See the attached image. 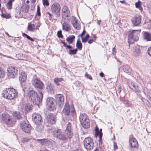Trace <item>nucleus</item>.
<instances>
[{"mask_svg": "<svg viewBox=\"0 0 151 151\" xmlns=\"http://www.w3.org/2000/svg\"><path fill=\"white\" fill-rule=\"evenodd\" d=\"M114 150H115L118 148V147L115 142H114Z\"/></svg>", "mask_w": 151, "mask_h": 151, "instance_id": "obj_61", "label": "nucleus"}, {"mask_svg": "<svg viewBox=\"0 0 151 151\" xmlns=\"http://www.w3.org/2000/svg\"><path fill=\"white\" fill-rule=\"evenodd\" d=\"M5 74V71L2 68L0 67V78H2L4 77Z\"/></svg>", "mask_w": 151, "mask_h": 151, "instance_id": "obj_45", "label": "nucleus"}, {"mask_svg": "<svg viewBox=\"0 0 151 151\" xmlns=\"http://www.w3.org/2000/svg\"><path fill=\"white\" fill-rule=\"evenodd\" d=\"M36 27H35V29H37L40 26L41 24V23L39 22L38 21L36 23Z\"/></svg>", "mask_w": 151, "mask_h": 151, "instance_id": "obj_54", "label": "nucleus"}, {"mask_svg": "<svg viewBox=\"0 0 151 151\" xmlns=\"http://www.w3.org/2000/svg\"><path fill=\"white\" fill-rule=\"evenodd\" d=\"M123 68L124 71L129 74H131V68L128 65H125L123 66Z\"/></svg>", "mask_w": 151, "mask_h": 151, "instance_id": "obj_31", "label": "nucleus"}, {"mask_svg": "<svg viewBox=\"0 0 151 151\" xmlns=\"http://www.w3.org/2000/svg\"><path fill=\"white\" fill-rule=\"evenodd\" d=\"M103 134L101 135V137H100V132H99V131H96L95 132V136L97 137L99 136V139L98 140V141L99 142V145L101 146H102V137Z\"/></svg>", "mask_w": 151, "mask_h": 151, "instance_id": "obj_28", "label": "nucleus"}, {"mask_svg": "<svg viewBox=\"0 0 151 151\" xmlns=\"http://www.w3.org/2000/svg\"><path fill=\"white\" fill-rule=\"evenodd\" d=\"M34 28L32 27V24L30 23H28L27 29L30 31L33 32L34 31Z\"/></svg>", "mask_w": 151, "mask_h": 151, "instance_id": "obj_47", "label": "nucleus"}, {"mask_svg": "<svg viewBox=\"0 0 151 151\" xmlns=\"http://www.w3.org/2000/svg\"><path fill=\"white\" fill-rule=\"evenodd\" d=\"M43 5L45 6H48L49 5V3L48 2V0H42Z\"/></svg>", "mask_w": 151, "mask_h": 151, "instance_id": "obj_53", "label": "nucleus"}, {"mask_svg": "<svg viewBox=\"0 0 151 151\" xmlns=\"http://www.w3.org/2000/svg\"><path fill=\"white\" fill-rule=\"evenodd\" d=\"M41 16V13L40 12V8L39 5L37 6V13L35 16V18H36L37 16Z\"/></svg>", "mask_w": 151, "mask_h": 151, "instance_id": "obj_46", "label": "nucleus"}, {"mask_svg": "<svg viewBox=\"0 0 151 151\" xmlns=\"http://www.w3.org/2000/svg\"><path fill=\"white\" fill-rule=\"evenodd\" d=\"M140 47L139 45L135 46L134 47L133 55L135 57L139 56L141 53Z\"/></svg>", "mask_w": 151, "mask_h": 151, "instance_id": "obj_24", "label": "nucleus"}, {"mask_svg": "<svg viewBox=\"0 0 151 151\" xmlns=\"http://www.w3.org/2000/svg\"><path fill=\"white\" fill-rule=\"evenodd\" d=\"M2 119L3 121L5 124L7 122V119L9 118V115L6 114H2Z\"/></svg>", "mask_w": 151, "mask_h": 151, "instance_id": "obj_40", "label": "nucleus"}, {"mask_svg": "<svg viewBox=\"0 0 151 151\" xmlns=\"http://www.w3.org/2000/svg\"><path fill=\"white\" fill-rule=\"evenodd\" d=\"M27 38L28 40L32 41H34V39L30 37L28 35L27 36Z\"/></svg>", "mask_w": 151, "mask_h": 151, "instance_id": "obj_58", "label": "nucleus"}, {"mask_svg": "<svg viewBox=\"0 0 151 151\" xmlns=\"http://www.w3.org/2000/svg\"><path fill=\"white\" fill-rule=\"evenodd\" d=\"M57 104L60 107L63 105L64 104V97L62 94H57L55 95Z\"/></svg>", "mask_w": 151, "mask_h": 151, "instance_id": "obj_16", "label": "nucleus"}, {"mask_svg": "<svg viewBox=\"0 0 151 151\" xmlns=\"http://www.w3.org/2000/svg\"><path fill=\"white\" fill-rule=\"evenodd\" d=\"M78 50L77 48H76L74 49H71L69 50L68 52L69 54L70 55H75L77 52Z\"/></svg>", "mask_w": 151, "mask_h": 151, "instance_id": "obj_43", "label": "nucleus"}, {"mask_svg": "<svg viewBox=\"0 0 151 151\" xmlns=\"http://www.w3.org/2000/svg\"><path fill=\"white\" fill-rule=\"evenodd\" d=\"M89 37V35L87 34L84 38H83V37H82L81 39L82 42L85 43H86L88 41Z\"/></svg>", "mask_w": 151, "mask_h": 151, "instance_id": "obj_44", "label": "nucleus"}, {"mask_svg": "<svg viewBox=\"0 0 151 151\" xmlns=\"http://www.w3.org/2000/svg\"><path fill=\"white\" fill-rule=\"evenodd\" d=\"M63 78H55L54 79V82L57 86L60 85L59 82L64 81Z\"/></svg>", "mask_w": 151, "mask_h": 151, "instance_id": "obj_38", "label": "nucleus"}, {"mask_svg": "<svg viewBox=\"0 0 151 151\" xmlns=\"http://www.w3.org/2000/svg\"><path fill=\"white\" fill-rule=\"evenodd\" d=\"M124 103L125 104L126 106H128L129 105L128 101V100H125L124 101Z\"/></svg>", "mask_w": 151, "mask_h": 151, "instance_id": "obj_64", "label": "nucleus"}, {"mask_svg": "<svg viewBox=\"0 0 151 151\" xmlns=\"http://www.w3.org/2000/svg\"><path fill=\"white\" fill-rule=\"evenodd\" d=\"M29 9V6L27 5L23 7H21L20 9V11H22V12H24L25 13H27Z\"/></svg>", "mask_w": 151, "mask_h": 151, "instance_id": "obj_41", "label": "nucleus"}, {"mask_svg": "<svg viewBox=\"0 0 151 151\" xmlns=\"http://www.w3.org/2000/svg\"><path fill=\"white\" fill-rule=\"evenodd\" d=\"M62 24V29L63 30H65L67 32H68L70 30V27L69 24H68L66 22V20H65Z\"/></svg>", "mask_w": 151, "mask_h": 151, "instance_id": "obj_26", "label": "nucleus"}, {"mask_svg": "<svg viewBox=\"0 0 151 151\" xmlns=\"http://www.w3.org/2000/svg\"><path fill=\"white\" fill-rule=\"evenodd\" d=\"M72 130L71 123L69 122L65 130V133L60 129H57V131L54 132L53 137L63 143H66L68 141V139H70L73 137V134Z\"/></svg>", "mask_w": 151, "mask_h": 151, "instance_id": "obj_1", "label": "nucleus"}, {"mask_svg": "<svg viewBox=\"0 0 151 151\" xmlns=\"http://www.w3.org/2000/svg\"><path fill=\"white\" fill-rule=\"evenodd\" d=\"M85 76L87 78H88L89 79L91 80L92 79V78L91 76H89L88 74L87 73H86L85 74Z\"/></svg>", "mask_w": 151, "mask_h": 151, "instance_id": "obj_55", "label": "nucleus"}, {"mask_svg": "<svg viewBox=\"0 0 151 151\" xmlns=\"http://www.w3.org/2000/svg\"><path fill=\"white\" fill-rule=\"evenodd\" d=\"M64 47H66V49H68L69 50L72 49V47L71 45H67L64 43Z\"/></svg>", "mask_w": 151, "mask_h": 151, "instance_id": "obj_52", "label": "nucleus"}, {"mask_svg": "<svg viewBox=\"0 0 151 151\" xmlns=\"http://www.w3.org/2000/svg\"><path fill=\"white\" fill-rule=\"evenodd\" d=\"M7 121V122L5 124L9 127L13 126L15 122V120H14V119L11 117H10Z\"/></svg>", "mask_w": 151, "mask_h": 151, "instance_id": "obj_29", "label": "nucleus"}, {"mask_svg": "<svg viewBox=\"0 0 151 151\" xmlns=\"http://www.w3.org/2000/svg\"><path fill=\"white\" fill-rule=\"evenodd\" d=\"M129 143L130 142L132 143H138L135 138L133 137V136L132 134H131L129 136Z\"/></svg>", "mask_w": 151, "mask_h": 151, "instance_id": "obj_42", "label": "nucleus"}, {"mask_svg": "<svg viewBox=\"0 0 151 151\" xmlns=\"http://www.w3.org/2000/svg\"><path fill=\"white\" fill-rule=\"evenodd\" d=\"M29 138L26 137H23L22 139V142L23 143L27 142H29Z\"/></svg>", "mask_w": 151, "mask_h": 151, "instance_id": "obj_49", "label": "nucleus"}, {"mask_svg": "<svg viewBox=\"0 0 151 151\" xmlns=\"http://www.w3.org/2000/svg\"><path fill=\"white\" fill-rule=\"evenodd\" d=\"M38 142L42 145L46 147H48L49 145L51 144V142L48 139H37V140Z\"/></svg>", "mask_w": 151, "mask_h": 151, "instance_id": "obj_18", "label": "nucleus"}, {"mask_svg": "<svg viewBox=\"0 0 151 151\" xmlns=\"http://www.w3.org/2000/svg\"><path fill=\"white\" fill-rule=\"evenodd\" d=\"M96 40V39H95L94 40H93V39H90L88 41V43L90 44H91L92 43V42H93V41L95 40Z\"/></svg>", "mask_w": 151, "mask_h": 151, "instance_id": "obj_62", "label": "nucleus"}, {"mask_svg": "<svg viewBox=\"0 0 151 151\" xmlns=\"http://www.w3.org/2000/svg\"><path fill=\"white\" fill-rule=\"evenodd\" d=\"M55 102V99L52 97H48L46 99V104L49 111H53L56 109V107L54 104Z\"/></svg>", "mask_w": 151, "mask_h": 151, "instance_id": "obj_11", "label": "nucleus"}, {"mask_svg": "<svg viewBox=\"0 0 151 151\" xmlns=\"http://www.w3.org/2000/svg\"><path fill=\"white\" fill-rule=\"evenodd\" d=\"M86 32V31H85L84 30L83 31V32L81 34L79 35L78 36V37H81V38L82 37H83V34H85Z\"/></svg>", "mask_w": 151, "mask_h": 151, "instance_id": "obj_59", "label": "nucleus"}, {"mask_svg": "<svg viewBox=\"0 0 151 151\" xmlns=\"http://www.w3.org/2000/svg\"><path fill=\"white\" fill-rule=\"evenodd\" d=\"M27 79V75L26 73L24 72H22L19 79L22 86L25 85Z\"/></svg>", "mask_w": 151, "mask_h": 151, "instance_id": "obj_20", "label": "nucleus"}, {"mask_svg": "<svg viewBox=\"0 0 151 151\" xmlns=\"http://www.w3.org/2000/svg\"><path fill=\"white\" fill-rule=\"evenodd\" d=\"M142 2L140 0H139L137 2L135 3V6L136 8H138L139 10L142 11L143 10V8L141 6Z\"/></svg>", "mask_w": 151, "mask_h": 151, "instance_id": "obj_39", "label": "nucleus"}, {"mask_svg": "<svg viewBox=\"0 0 151 151\" xmlns=\"http://www.w3.org/2000/svg\"><path fill=\"white\" fill-rule=\"evenodd\" d=\"M16 57L18 58V59L25 60L27 59V57L23 54L22 53L17 54Z\"/></svg>", "mask_w": 151, "mask_h": 151, "instance_id": "obj_35", "label": "nucleus"}, {"mask_svg": "<svg viewBox=\"0 0 151 151\" xmlns=\"http://www.w3.org/2000/svg\"><path fill=\"white\" fill-rule=\"evenodd\" d=\"M85 148L88 150L90 151L93 149L94 144L93 139L90 137H87L83 141Z\"/></svg>", "mask_w": 151, "mask_h": 151, "instance_id": "obj_8", "label": "nucleus"}, {"mask_svg": "<svg viewBox=\"0 0 151 151\" xmlns=\"http://www.w3.org/2000/svg\"><path fill=\"white\" fill-rule=\"evenodd\" d=\"M54 85L50 83H47L46 87L47 91L49 94H52L54 93Z\"/></svg>", "mask_w": 151, "mask_h": 151, "instance_id": "obj_21", "label": "nucleus"}, {"mask_svg": "<svg viewBox=\"0 0 151 151\" xmlns=\"http://www.w3.org/2000/svg\"><path fill=\"white\" fill-rule=\"evenodd\" d=\"M57 35L58 37L59 38H63V35L62 34V32L61 30L58 31Z\"/></svg>", "mask_w": 151, "mask_h": 151, "instance_id": "obj_48", "label": "nucleus"}, {"mask_svg": "<svg viewBox=\"0 0 151 151\" xmlns=\"http://www.w3.org/2000/svg\"><path fill=\"white\" fill-rule=\"evenodd\" d=\"M147 52L148 54L151 56V47L150 48H149L147 50Z\"/></svg>", "mask_w": 151, "mask_h": 151, "instance_id": "obj_60", "label": "nucleus"}, {"mask_svg": "<svg viewBox=\"0 0 151 151\" xmlns=\"http://www.w3.org/2000/svg\"><path fill=\"white\" fill-rule=\"evenodd\" d=\"M76 47L77 49L79 50H81L82 48V45L80 40L78 38L77 41Z\"/></svg>", "mask_w": 151, "mask_h": 151, "instance_id": "obj_37", "label": "nucleus"}, {"mask_svg": "<svg viewBox=\"0 0 151 151\" xmlns=\"http://www.w3.org/2000/svg\"><path fill=\"white\" fill-rule=\"evenodd\" d=\"M61 15L62 19L66 20L67 22L70 21V12L68 8L65 5L62 8Z\"/></svg>", "mask_w": 151, "mask_h": 151, "instance_id": "obj_7", "label": "nucleus"}, {"mask_svg": "<svg viewBox=\"0 0 151 151\" xmlns=\"http://www.w3.org/2000/svg\"><path fill=\"white\" fill-rule=\"evenodd\" d=\"M7 76L9 78H13L17 76L18 72V68L14 66H9L7 68Z\"/></svg>", "mask_w": 151, "mask_h": 151, "instance_id": "obj_9", "label": "nucleus"}, {"mask_svg": "<svg viewBox=\"0 0 151 151\" xmlns=\"http://www.w3.org/2000/svg\"><path fill=\"white\" fill-rule=\"evenodd\" d=\"M13 115L15 120H19L22 118V114L19 111H15L13 112Z\"/></svg>", "mask_w": 151, "mask_h": 151, "instance_id": "obj_25", "label": "nucleus"}, {"mask_svg": "<svg viewBox=\"0 0 151 151\" xmlns=\"http://www.w3.org/2000/svg\"><path fill=\"white\" fill-rule=\"evenodd\" d=\"M141 29L133 30L128 35L129 40L132 41V42L134 41H137L139 39V33L141 32Z\"/></svg>", "mask_w": 151, "mask_h": 151, "instance_id": "obj_5", "label": "nucleus"}, {"mask_svg": "<svg viewBox=\"0 0 151 151\" xmlns=\"http://www.w3.org/2000/svg\"><path fill=\"white\" fill-rule=\"evenodd\" d=\"M32 83L34 87L36 88L42 90L44 87V84L39 78H34L32 80Z\"/></svg>", "mask_w": 151, "mask_h": 151, "instance_id": "obj_12", "label": "nucleus"}, {"mask_svg": "<svg viewBox=\"0 0 151 151\" xmlns=\"http://www.w3.org/2000/svg\"><path fill=\"white\" fill-rule=\"evenodd\" d=\"M46 120L48 124L52 125L55 124L56 118L55 115L50 113L47 116Z\"/></svg>", "mask_w": 151, "mask_h": 151, "instance_id": "obj_17", "label": "nucleus"}, {"mask_svg": "<svg viewBox=\"0 0 151 151\" xmlns=\"http://www.w3.org/2000/svg\"><path fill=\"white\" fill-rule=\"evenodd\" d=\"M28 97L30 101L34 105H38L42 102L43 95L42 92H40L38 95L35 91L31 90L29 93Z\"/></svg>", "mask_w": 151, "mask_h": 151, "instance_id": "obj_3", "label": "nucleus"}, {"mask_svg": "<svg viewBox=\"0 0 151 151\" xmlns=\"http://www.w3.org/2000/svg\"><path fill=\"white\" fill-rule=\"evenodd\" d=\"M71 22L73 26L75 28L78 29H80V27L78 23V20L76 17L73 16H72V19Z\"/></svg>", "mask_w": 151, "mask_h": 151, "instance_id": "obj_22", "label": "nucleus"}, {"mask_svg": "<svg viewBox=\"0 0 151 151\" xmlns=\"http://www.w3.org/2000/svg\"><path fill=\"white\" fill-rule=\"evenodd\" d=\"M12 3L9 1L6 4L7 8L9 9H11L12 8Z\"/></svg>", "mask_w": 151, "mask_h": 151, "instance_id": "obj_50", "label": "nucleus"}, {"mask_svg": "<svg viewBox=\"0 0 151 151\" xmlns=\"http://www.w3.org/2000/svg\"><path fill=\"white\" fill-rule=\"evenodd\" d=\"M3 96L7 99H12L16 97L18 93L17 90L13 88H8L4 90L2 93Z\"/></svg>", "mask_w": 151, "mask_h": 151, "instance_id": "obj_4", "label": "nucleus"}, {"mask_svg": "<svg viewBox=\"0 0 151 151\" xmlns=\"http://www.w3.org/2000/svg\"><path fill=\"white\" fill-rule=\"evenodd\" d=\"M75 38V36L72 35L68 37L66 39V40L69 44H71L74 42Z\"/></svg>", "mask_w": 151, "mask_h": 151, "instance_id": "obj_33", "label": "nucleus"}, {"mask_svg": "<svg viewBox=\"0 0 151 151\" xmlns=\"http://www.w3.org/2000/svg\"><path fill=\"white\" fill-rule=\"evenodd\" d=\"M43 123H40L39 124H36V126L35 130L38 132L41 133L43 130L44 126L42 124Z\"/></svg>", "mask_w": 151, "mask_h": 151, "instance_id": "obj_30", "label": "nucleus"}, {"mask_svg": "<svg viewBox=\"0 0 151 151\" xmlns=\"http://www.w3.org/2000/svg\"><path fill=\"white\" fill-rule=\"evenodd\" d=\"M32 120L35 124L43 123V121L42 116L38 113H34L32 115Z\"/></svg>", "mask_w": 151, "mask_h": 151, "instance_id": "obj_13", "label": "nucleus"}, {"mask_svg": "<svg viewBox=\"0 0 151 151\" xmlns=\"http://www.w3.org/2000/svg\"><path fill=\"white\" fill-rule=\"evenodd\" d=\"M88 116L85 113L81 114L79 116V121L80 122H81L83 121L86 120L87 119H88Z\"/></svg>", "mask_w": 151, "mask_h": 151, "instance_id": "obj_32", "label": "nucleus"}, {"mask_svg": "<svg viewBox=\"0 0 151 151\" xmlns=\"http://www.w3.org/2000/svg\"><path fill=\"white\" fill-rule=\"evenodd\" d=\"M20 127L22 130L26 133H29L32 127L27 120H23L20 122Z\"/></svg>", "mask_w": 151, "mask_h": 151, "instance_id": "obj_6", "label": "nucleus"}, {"mask_svg": "<svg viewBox=\"0 0 151 151\" xmlns=\"http://www.w3.org/2000/svg\"><path fill=\"white\" fill-rule=\"evenodd\" d=\"M20 106L21 108L23 110H24L27 112L31 110L32 107V104L29 103H20Z\"/></svg>", "mask_w": 151, "mask_h": 151, "instance_id": "obj_19", "label": "nucleus"}, {"mask_svg": "<svg viewBox=\"0 0 151 151\" xmlns=\"http://www.w3.org/2000/svg\"><path fill=\"white\" fill-rule=\"evenodd\" d=\"M148 9L149 13L151 14V5L148 6Z\"/></svg>", "mask_w": 151, "mask_h": 151, "instance_id": "obj_63", "label": "nucleus"}, {"mask_svg": "<svg viewBox=\"0 0 151 151\" xmlns=\"http://www.w3.org/2000/svg\"><path fill=\"white\" fill-rule=\"evenodd\" d=\"M121 90L122 88H121V86L120 85H119L118 86V88L117 89V91L120 94V93Z\"/></svg>", "mask_w": 151, "mask_h": 151, "instance_id": "obj_57", "label": "nucleus"}, {"mask_svg": "<svg viewBox=\"0 0 151 151\" xmlns=\"http://www.w3.org/2000/svg\"><path fill=\"white\" fill-rule=\"evenodd\" d=\"M1 16L2 17L6 19H9L10 18V16L9 14H5L3 13H2Z\"/></svg>", "mask_w": 151, "mask_h": 151, "instance_id": "obj_51", "label": "nucleus"}, {"mask_svg": "<svg viewBox=\"0 0 151 151\" xmlns=\"http://www.w3.org/2000/svg\"><path fill=\"white\" fill-rule=\"evenodd\" d=\"M143 39L147 41H151V33L150 32L143 31L142 32Z\"/></svg>", "mask_w": 151, "mask_h": 151, "instance_id": "obj_23", "label": "nucleus"}, {"mask_svg": "<svg viewBox=\"0 0 151 151\" xmlns=\"http://www.w3.org/2000/svg\"><path fill=\"white\" fill-rule=\"evenodd\" d=\"M138 146V143H132L131 142H130L129 144V150L132 151H134V150L132 149V148H136Z\"/></svg>", "mask_w": 151, "mask_h": 151, "instance_id": "obj_36", "label": "nucleus"}, {"mask_svg": "<svg viewBox=\"0 0 151 151\" xmlns=\"http://www.w3.org/2000/svg\"><path fill=\"white\" fill-rule=\"evenodd\" d=\"M62 113L66 117L71 120H74L76 117V111L73 105L72 104L70 105L68 102L65 103Z\"/></svg>", "mask_w": 151, "mask_h": 151, "instance_id": "obj_2", "label": "nucleus"}, {"mask_svg": "<svg viewBox=\"0 0 151 151\" xmlns=\"http://www.w3.org/2000/svg\"><path fill=\"white\" fill-rule=\"evenodd\" d=\"M141 21V16L139 15H136L131 20V22L134 26H139Z\"/></svg>", "mask_w": 151, "mask_h": 151, "instance_id": "obj_15", "label": "nucleus"}, {"mask_svg": "<svg viewBox=\"0 0 151 151\" xmlns=\"http://www.w3.org/2000/svg\"><path fill=\"white\" fill-rule=\"evenodd\" d=\"M58 129L56 128L55 127H53L52 125H51L50 126H48L47 127V130L49 131L50 132H52L53 136H54V132L57 131Z\"/></svg>", "mask_w": 151, "mask_h": 151, "instance_id": "obj_34", "label": "nucleus"}, {"mask_svg": "<svg viewBox=\"0 0 151 151\" xmlns=\"http://www.w3.org/2000/svg\"><path fill=\"white\" fill-rule=\"evenodd\" d=\"M82 126L85 129L88 128L90 126V122L89 119L81 123Z\"/></svg>", "mask_w": 151, "mask_h": 151, "instance_id": "obj_27", "label": "nucleus"}, {"mask_svg": "<svg viewBox=\"0 0 151 151\" xmlns=\"http://www.w3.org/2000/svg\"><path fill=\"white\" fill-rule=\"evenodd\" d=\"M60 4L57 2L53 3L51 7L52 12L56 17H59L60 16Z\"/></svg>", "mask_w": 151, "mask_h": 151, "instance_id": "obj_10", "label": "nucleus"}, {"mask_svg": "<svg viewBox=\"0 0 151 151\" xmlns=\"http://www.w3.org/2000/svg\"><path fill=\"white\" fill-rule=\"evenodd\" d=\"M129 87L135 91L140 92L141 88L133 81H131L128 83Z\"/></svg>", "mask_w": 151, "mask_h": 151, "instance_id": "obj_14", "label": "nucleus"}, {"mask_svg": "<svg viewBox=\"0 0 151 151\" xmlns=\"http://www.w3.org/2000/svg\"><path fill=\"white\" fill-rule=\"evenodd\" d=\"M47 14L48 15V17H49V19L50 20H51V19L53 17V15L52 14H51L49 12H47Z\"/></svg>", "mask_w": 151, "mask_h": 151, "instance_id": "obj_56", "label": "nucleus"}]
</instances>
